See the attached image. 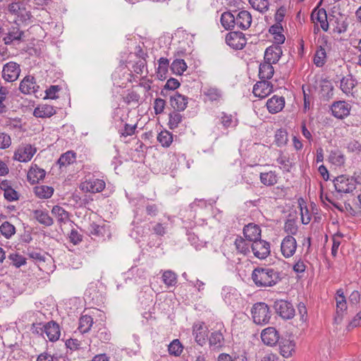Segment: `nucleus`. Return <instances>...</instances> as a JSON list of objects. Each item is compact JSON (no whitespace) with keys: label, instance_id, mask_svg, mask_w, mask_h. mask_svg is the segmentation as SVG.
Segmentation results:
<instances>
[{"label":"nucleus","instance_id":"nucleus-1","mask_svg":"<svg viewBox=\"0 0 361 361\" xmlns=\"http://www.w3.org/2000/svg\"><path fill=\"white\" fill-rule=\"evenodd\" d=\"M252 281L259 288L272 287L279 281V273L269 267H257L252 273Z\"/></svg>","mask_w":361,"mask_h":361},{"label":"nucleus","instance_id":"nucleus-2","mask_svg":"<svg viewBox=\"0 0 361 361\" xmlns=\"http://www.w3.org/2000/svg\"><path fill=\"white\" fill-rule=\"evenodd\" d=\"M333 182L338 193H351L355 190L357 184H361V173H355L353 176L340 175L336 177Z\"/></svg>","mask_w":361,"mask_h":361},{"label":"nucleus","instance_id":"nucleus-3","mask_svg":"<svg viewBox=\"0 0 361 361\" xmlns=\"http://www.w3.org/2000/svg\"><path fill=\"white\" fill-rule=\"evenodd\" d=\"M251 313L253 322L258 325L267 324L271 318L269 307L264 302L255 304L252 308Z\"/></svg>","mask_w":361,"mask_h":361},{"label":"nucleus","instance_id":"nucleus-4","mask_svg":"<svg viewBox=\"0 0 361 361\" xmlns=\"http://www.w3.org/2000/svg\"><path fill=\"white\" fill-rule=\"evenodd\" d=\"M33 333L39 334L44 333L51 342L58 341L61 335L59 325L53 321L47 322L43 326H34Z\"/></svg>","mask_w":361,"mask_h":361},{"label":"nucleus","instance_id":"nucleus-5","mask_svg":"<svg viewBox=\"0 0 361 361\" xmlns=\"http://www.w3.org/2000/svg\"><path fill=\"white\" fill-rule=\"evenodd\" d=\"M276 312L284 319H292L295 315V309L291 303L284 300L274 302Z\"/></svg>","mask_w":361,"mask_h":361},{"label":"nucleus","instance_id":"nucleus-6","mask_svg":"<svg viewBox=\"0 0 361 361\" xmlns=\"http://www.w3.org/2000/svg\"><path fill=\"white\" fill-rule=\"evenodd\" d=\"M20 73V66L13 61L6 63L2 69V78L8 82L16 81L18 78Z\"/></svg>","mask_w":361,"mask_h":361},{"label":"nucleus","instance_id":"nucleus-7","mask_svg":"<svg viewBox=\"0 0 361 361\" xmlns=\"http://www.w3.org/2000/svg\"><path fill=\"white\" fill-rule=\"evenodd\" d=\"M252 252L259 259L267 258L270 255V245L268 242L259 239L251 244Z\"/></svg>","mask_w":361,"mask_h":361},{"label":"nucleus","instance_id":"nucleus-8","mask_svg":"<svg viewBox=\"0 0 361 361\" xmlns=\"http://www.w3.org/2000/svg\"><path fill=\"white\" fill-rule=\"evenodd\" d=\"M37 149L30 144L20 146L14 153V159L20 162H27L31 160Z\"/></svg>","mask_w":361,"mask_h":361},{"label":"nucleus","instance_id":"nucleus-9","mask_svg":"<svg viewBox=\"0 0 361 361\" xmlns=\"http://www.w3.org/2000/svg\"><path fill=\"white\" fill-rule=\"evenodd\" d=\"M8 9L9 13L16 16L18 20L22 22L27 21L31 17L30 12L26 10L23 2L11 3L8 5Z\"/></svg>","mask_w":361,"mask_h":361},{"label":"nucleus","instance_id":"nucleus-10","mask_svg":"<svg viewBox=\"0 0 361 361\" xmlns=\"http://www.w3.org/2000/svg\"><path fill=\"white\" fill-rule=\"evenodd\" d=\"M226 42L234 49H242L246 44V39L243 32H231L226 35Z\"/></svg>","mask_w":361,"mask_h":361},{"label":"nucleus","instance_id":"nucleus-11","mask_svg":"<svg viewBox=\"0 0 361 361\" xmlns=\"http://www.w3.org/2000/svg\"><path fill=\"white\" fill-rule=\"evenodd\" d=\"M297 242L292 235L286 236L281 243V252L286 258H289L295 253Z\"/></svg>","mask_w":361,"mask_h":361},{"label":"nucleus","instance_id":"nucleus-12","mask_svg":"<svg viewBox=\"0 0 361 361\" xmlns=\"http://www.w3.org/2000/svg\"><path fill=\"white\" fill-rule=\"evenodd\" d=\"M261 338L264 344L274 346L279 341L280 334L276 328L269 326L262 330Z\"/></svg>","mask_w":361,"mask_h":361},{"label":"nucleus","instance_id":"nucleus-13","mask_svg":"<svg viewBox=\"0 0 361 361\" xmlns=\"http://www.w3.org/2000/svg\"><path fill=\"white\" fill-rule=\"evenodd\" d=\"M221 296L226 304L235 307L238 304L240 294L235 288L225 286L222 288Z\"/></svg>","mask_w":361,"mask_h":361},{"label":"nucleus","instance_id":"nucleus-14","mask_svg":"<svg viewBox=\"0 0 361 361\" xmlns=\"http://www.w3.org/2000/svg\"><path fill=\"white\" fill-rule=\"evenodd\" d=\"M351 106L345 101L333 103L331 107L332 114L337 118L342 119L350 114Z\"/></svg>","mask_w":361,"mask_h":361},{"label":"nucleus","instance_id":"nucleus-15","mask_svg":"<svg viewBox=\"0 0 361 361\" xmlns=\"http://www.w3.org/2000/svg\"><path fill=\"white\" fill-rule=\"evenodd\" d=\"M192 334L196 342L199 345H203L208 336V328L203 322H196L192 326Z\"/></svg>","mask_w":361,"mask_h":361},{"label":"nucleus","instance_id":"nucleus-16","mask_svg":"<svg viewBox=\"0 0 361 361\" xmlns=\"http://www.w3.org/2000/svg\"><path fill=\"white\" fill-rule=\"evenodd\" d=\"M273 91V86L267 80H262L257 82L253 87L252 92L255 97L264 98Z\"/></svg>","mask_w":361,"mask_h":361},{"label":"nucleus","instance_id":"nucleus-17","mask_svg":"<svg viewBox=\"0 0 361 361\" xmlns=\"http://www.w3.org/2000/svg\"><path fill=\"white\" fill-rule=\"evenodd\" d=\"M335 299L336 303V320L338 319L341 320L347 310V302L343 289L340 288L336 291Z\"/></svg>","mask_w":361,"mask_h":361},{"label":"nucleus","instance_id":"nucleus-18","mask_svg":"<svg viewBox=\"0 0 361 361\" xmlns=\"http://www.w3.org/2000/svg\"><path fill=\"white\" fill-rule=\"evenodd\" d=\"M356 85V80L353 77L352 75L349 74L345 76H343L340 80L339 87L341 90V91L347 96H353L354 93L353 90Z\"/></svg>","mask_w":361,"mask_h":361},{"label":"nucleus","instance_id":"nucleus-19","mask_svg":"<svg viewBox=\"0 0 361 361\" xmlns=\"http://www.w3.org/2000/svg\"><path fill=\"white\" fill-rule=\"evenodd\" d=\"M282 54V49L279 45H271L265 50L264 61L275 64L279 61Z\"/></svg>","mask_w":361,"mask_h":361},{"label":"nucleus","instance_id":"nucleus-20","mask_svg":"<svg viewBox=\"0 0 361 361\" xmlns=\"http://www.w3.org/2000/svg\"><path fill=\"white\" fill-rule=\"evenodd\" d=\"M38 88L35 78L30 75L25 77L19 86L20 92L25 94H34L37 92Z\"/></svg>","mask_w":361,"mask_h":361},{"label":"nucleus","instance_id":"nucleus-21","mask_svg":"<svg viewBox=\"0 0 361 361\" xmlns=\"http://www.w3.org/2000/svg\"><path fill=\"white\" fill-rule=\"evenodd\" d=\"M235 25L241 30L248 29L252 23V16L247 11H240L235 16Z\"/></svg>","mask_w":361,"mask_h":361},{"label":"nucleus","instance_id":"nucleus-22","mask_svg":"<svg viewBox=\"0 0 361 361\" xmlns=\"http://www.w3.org/2000/svg\"><path fill=\"white\" fill-rule=\"evenodd\" d=\"M188 97L178 92L170 97V104L177 111H184L188 105Z\"/></svg>","mask_w":361,"mask_h":361},{"label":"nucleus","instance_id":"nucleus-23","mask_svg":"<svg viewBox=\"0 0 361 361\" xmlns=\"http://www.w3.org/2000/svg\"><path fill=\"white\" fill-rule=\"evenodd\" d=\"M243 234L245 238L252 243L261 239V229L255 224H249L243 228Z\"/></svg>","mask_w":361,"mask_h":361},{"label":"nucleus","instance_id":"nucleus-24","mask_svg":"<svg viewBox=\"0 0 361 361\" xmlns=\"http://www.w3.org/2000/svg\"><path fill=\"white\" fill-rule=\"evenodd\" d=\"M285 106V99L283 97L273 96L267 102V107L271 114L280 112Z\"/></svg>","mask_w":361,"mask_h":361},{"label":"nucleus","instance_id":"nucleus-25","mask_svg":"<svg viewBox=\"0 0 361 361\" xmlns=\"http://www.w3.org/2000/svg\"><path fill=\"white\" fill-rule=\"evenodd\" d=\"M223 331H224V328H221L219 330L214 331L211 334L209 338V342L210 348L213 350H219L224 345L225 341L223 335Z\"/></svg>","mask_w":361,"mask_h":361},{"label":"nucleus","instance_id":"nucleus-26","mask_svg":"<svg viewBox=\"0 0 361 361\" xmlns=\"http://www.w3.org/2000/svg\"><path fill=\"white\" fill-rule=\"evenodd\" d=\"M220 123L226 129L234 128L238 124V119L235 115L227 114L226 112H221L219 116Z\"/></svg>","mask_w":361,"mask_h":361},{"label":"nucleus","instance_id":"nucleus-27","mask_svg":"<svg viewBox=\"0 0 361 361\" xmlns=\"http://www.w3.org/2000/svg\"><path fill=\"white\" fill-rule=\"evenodd\" d=\"M280 353L286 358L290 357L295 350V343L290 339H283L279 343Z\"/></svg>","mask_w":361,"mask_h":361},{"label":"nucleus","instance_id":"nucleus-28","mask_svg":"<svg viewBox=\"0 0 361 361\" xmlns=\"http://www.w3.org/2000/svg\"><path fill=\"white\" fill-rule=\"evenodd\" d=\"M46 175L44 169L39 168L37 165L32 166L27 172V180L31 184H35L42 180Z\"/></svg>","mask_w":361,"mask_h":361},{"label":"nucleus","instance_id":"nucleus-29","mask_svg":"<svg viewBox=\"0 0 361 361\" xmlns=\"http://www.w3.org/2000/svg\"><path fill=\"white\" fill-rule=\"evenodd\" d=\"M32 215L39 224L46 226H51L54 224L53 219L45 209H35L32 211Z\"/></svg>","mask_w":361,"mask_h":361},{"label":"nucleus","instance_id":"nucleus-30","mask_svg":"<svg viewBox=\"0 0 361 361\" xmlns=\"http://www.w3.org/2000/svg\"><path fill=\"white\" fill-rule=\"evenodd\" d=\"M56 114L54 106L49 104H40L34 110V116L37 118H49Z\"/></svg>","mask_w":361,"mask_h":361},{"label":"nucleus","instance_id":"nucleus-31","mask_svg":"<svg viewBox=\"0 0 361 361\" xmlns=\"http://www.w3.org/2000/svg\"><path fill=\"white\" fill-rule=\"evenodd\" d=\"M236 250L238 252L247 255L250 252V247H251L252 242L249 241L247 238L244 239L241 236H238L234 242Z\"/></svg>","mask_w":361,"mask_h":361},{"label":"nucleus","instance_id":"nucleus-32","mask_svg":"<svg viewBox=\"0 0 361 361\" xmlns=\"http://www.w3.org/2000/svg\"><path fill=\"white\" fill-rule=\"evenodd\" d=\"M129 76L130 73H126L123 68H119L112 74L114 84L118 87H123L130 80Z\"/></svg>","mask_w":361,"mask_h":361},{"label":"nucleus","instance_id":"nucleus-33","mask_svg":"<svg viewBox=\"0 0 361 361\" xmlns=\"http://www.w3.org/2000/svg\"><path fill=\"white\" fill-rule=\"evenodd\" d=\"M51 214L60 224H66L70 221L69 213L59 205L53 207Z\"/></svg>","mask_w":361,"mask_h":361},{"label":"nucleus","instance_id":"nucleus-34","mask_svg":"<svg viewBox=\"0 0 361 361\" xmlns=\"http://www.w3.org/2000/svg\"><path fill=\"white\" fill-rule=\"evenodd\" d=\"M272 63L264 61L259 67V77L261 80H269L272 78L274 69Z\"/></svg>","mask_w":361,"mask_h":361},{"label":"nucleus","instance_id":"nucleus-35","mask_svg":"<svg viewBox=\"0 0 361 361\" xmlns=\"http://www.w3.org/2000/svg\"><path fill=\"white\" fill-rule=\"evenodd\" d=\"M76 160V154L72 150L67 151L66 152L62 154L57 164L59 165L60 169L63 167H67L68 166L73 164Z\"/></svg>","mask_w":361,"mask_h":361},{"label":"nucleus","instance_id":"nucleus-36","mask_svg":"<svg viewBox=\"0 0 361 361\" xmlns=\"http://www.w3.org/2000/svg\"><path fill=\"white\" fill-rule=\"evenodd\" d=\"M260 182L266 186H272L277 183L278 176L275 171L262 172L259 174Z\"/></svg>","mask_w":361,"mask_h":361},{"label":"nucleus","instance_id":"nucleus-37","mask_svg":"<svg viewBox=\"0 0 361 361\" xmlns=\"http://www.w3.org/2000/svg\"><path fill=\"white\" fill-rule=\"evenodd\" d=\"M220 21L221 25L227 30L234 28L236 25L235 16L229 11L221 14Z\"/></svg>","mask_w":361,"mask_h":361},{"label":"nucleus","instance_id":"nucleus-38","mask_svg":"<svg viewBox=\"0 0 361 361\" xmlns=\"http://www.w3.org/2000/svg\"><path fill=\"white\" fill-rule=\"evenodd\" d=\"M329 161L336 166H343L345 162V155L340 150H332L329 157Z\"/></svg>","mask_w":361,"mask_h":361},{"label":"nucleus","instance_id":"nucleus-39","mask_svg":"<svg viewBox=\"0 0 361 361\" xmlns=\"http://www.w3.org/2000/svg\"><path fill=\"white\" fill-rule=\"evenodd\" d=\"M35 194L41 199H48L54 193V188L48 185H38L34 188Z\"/></svg>","mask_w":361,"mask_h":361},{"label":"nucleus","instance_id":"nucleus-40","mask_svg":"<svg viewBox=\"0 0 361 361\" xmlns=\"http://www.w3.org/2000/svg\"><path fill=\"white\" fill-rule=\"evenodd\" d=\"M23 35V32L20 31L18 27H13L3 38V40L6 44H11L15 41H20Z\"/></svg>","mask_w":361,"mask_h":361},{"label":"nucleus","instance_id":"nucleus-41","mask_svg":"<svg viewBox=\"0 0 361 361\" xmlns=\"http://www.w3.org/2000/svg\"><path fill=\"white\" fill-rule=\"evenodd\" d=\"M169 66V61L166 58H160L158 61V67L157 71V75L159 79L164 80L166 78L168 68Z\"/></svg>","mask_w":361,"mask_h":361},{"label":"nucleus","instance_id":"nucleus-42","mask_svg":"<svg viewBox=\"0 0 361 361\" xmlns=\"http://www.w3.org/2000/svg\"><path fill=\"white\" fill-rule=\"evenodd\" d=\"M94 336L98 338L102 342H106L110 340L111 334L104 324H99L94 327Z\"/></svg>","mask_w":361,"mask_h":361},{"label":"nucleus","instance_id":"nucleus-43","mask_svg":"<svg viewBox=\"0 0 361 361\" xmlns=\"http://www.w3.org/2000/svg\"><path fill=\"white\" fill-rule=\"evenodd\" d=\"M204 95L212 102L220 100L222 97L221 91L215 87H205L204 90Z\"/></svg>","mask_w":361,"mask_h":361},{"label":"nucleus","instance_id":"nucleus-44","mask_svg":"<svg viewBox=\"0 0 361 361\" xmlns=\"http://www.w3.org/2000/svg\"><path fill=\"white\" fill-rule=\"evenodd\" d=\"M171 69L173 73L182 75L187 69V64L183 59H176L172 62Z\"/></svg>","mask_w":361,"mask_h":361},{"label":"nucleus","instance_id":"nucleus-45","mask_svg":"<svg viewBox=\"0 0 361 361\" xmlns=\"http://www.w3.org/2000/svg\"><path fill=\"white\" fill-rule=\"evenodd\" d=\"M326 50L322 46L316 51L314 57V63L317 67H322L326 62Z\"/></svg>","mask_w":361,"mask_h":361},{"label":"nucleus","instance_id":"nucleus-46","mask_svg":"<svg viewBox=\"0 0 361 361\" xmlns=\"http://www.w3.org/2000/svg\"><path fill=\"white\" fill-rule=\"evenodd\" d=\"M315 18L317 22L319 23L322 29L324 31H327L330 23L329 20H328L327 19L326 11L324 9L319 10Z\"/></svg>","mask_w":361,"mask_h":361},{"label":"nucleus","instance_id":"nucleus-47","mask_svg":"<svg viewBox=\"0 0 361 361\" xmlns=\"http://www.w3.org/2000/svg\"><path fill=\"white\" fill-rule=\"evenodd\" d=\"M0 231L6 238L8 239L15 234L16 228L8 221H5L1 225Z\"/></svg>","mask_w":361,"mask_h":361},{"label":"nucleus","instance_id":"nucleus-48","mask_svg":"<svg viewBox=\"0 0 361 361\" xmlns=\"http://www.w3.org/2000/svg\"><path fill=\"white\" fill-rule=\"evenodd\" d=\"M183 347L179 340L174 339L168 346L170 355L179 356L183 352Z\"/></svg>","mask_w":361,"mask_h":361},{"label":"nucleus","instance_id":"nucleus-49","mask_svg":"<svg viewBox=\"0 0 361 361\" xmlns=\"http://www.w3.org/2000/svg\"><path fill=\"white\" fill-rule=\"evenodd\" d=\"M252 7L260 13L266 12L269 8L268 0H249Z\"/></svg>","mask_w":361,"mask_h":361},{"label":"nucleus","instance_id":"nucleus-50","mask_svg":"<svg viewBox=\"0 0 361 361\" xmlns=\"http://www.w3.org/2000/svg\"><path fill=\"white\" fill-rule=\"evenodd\" d=\"M162 280L167 286H173L177 282V276L174 272L167 270L163 273Z\"/></svg>","mask_w":361,"mask_h":361},{"label":"nucleus","instance_id":"nucleus-51","mask_svg":"<svg viewBox=\"0 0 361 361\" xmlns=\"http://www.w3.org/2000/svg\"><path fill=\"white\" fill-rule=\"evenodd\" d=\"M329 26L333 27V30L337 33H342L346 30L347 25L343 22H339L338 18H335L334 17L329 18Z\"/></svg>","mask_w":361,"mask_h":361},{"label":"nucleus","instance_id":"nucleus-52","mask_svg":"<svg viewBox=\"0 0 361 361\" xmlns=\"http://www.w3.org/2000/svg\"><path fill=\"white\" fill-rule=\"evenodd\" d=\"M78 331L81 334L87 333L90 330V317L85 314L80 318Z\"/></svg>","mask_w":361,"mask_h":361},{"label":"nucleus","instance_id":"nucleus-53","mask_svg":"<svg viewBox=\"0 0 361 361\" xmlns=\"http://www.w3.org/2000/svg\"><path fill=\"white\" fill-rule=\"evenodd\" d=\"M275 142L277 146L283 147L288 142V133L285 130L279 129L275 134Z\"/></svg>","mask_w":361,"mask_h":361},{"label":"nucleus","instance_id":"nucleus-54","mask_svg":"<svg viewBox=\"0 0 361 361\" xmlns=\"http://www.w3.org/2000/svg\"><path fill=\"white\" fill-rule=\"evenodd\" d=\"M157 140L163 147H169L172 142L173 137L169 131H161L157 136Z\"/></svg>","mask_w":361,"mask_h":361},{"label":"nucleus","instance_id":"nucleus-55","mask_svg":"<svg viewBox=\"0 0 361 361\" xmlns=\"http://www.w3.org/2000/svg\"><path fill=\"white\" fill-rule=\"evenodd\" d=\"M181 121L182 116L177 111L169 114V124L171 129L177 128Z\"/></svg>","mask_w":361,"mask_h":361},{"label":"nucleus","instance_id":"nucleus-56","mask_svg":"<svg viewBox=\"0 0 361 361\" xmlns=\"http://www.w3.org/2000/svg\"><path fill=\"white\" fill-rule=\"evenodd\" d=\"M140 95L134 90H129L128 93L123 97V100L128 104H135L139 102Z\"/></svg>","mask_w":361,"mask_h":361},{"label":"nucleus","instance_id":"nucleus-57","mask_svg":"<svg viewBox=\"0 0 361 361\" xmlns=\"http://www.w3.org/2000/svg\"><path fill=\"white\" fill-rule=\"evenodd\" d=\"M284 231L290 234L289 235H295L298 232V226L293 219H288L284 225Z\"/></svg>","mask_w":361,"mask_h":361},{"label":"nucleus","instance_id":"nucleus-58","mask_svg":"<svg viewBox=\"0 0 361 361\" xmlns=\"http://www.w3.org/2000/svg\"><path fill=\"white\" fill-rule=\"evenodd\" d=\"M106 186V183L103 179H92V193L102 192Z\"/></svg>","mask_w":361,"mask_h":361},{"label":"nucleus","instance_id":"nucleus-59","mask_svg":"<svg viewBox=\"0 0 361 361\" xmlns=\"http://www.w3.org/2000/svg\"><path fill=\"white\" fill-rule=\"evenodd\" d=\"M8 258L10 260H11L13 264L16 267H20L26 263L25 258L18 253L11 254L8 256Z\"/></svg>","mask_w":361,"mask_h":361},{"label":"nucleus","instance_id":"nucleus-60","mask_svg":"<svg viewBox=\"0 0 361 361\" xmlns=\"http://www.w3.org/2000/svg\"><path fill=\"white\" fill-rule=\"evenodd\" d=\"M256 178L257 173L252 171V167H250L244 171L243 180L247 184L250 185Z\"/></svg>","mask_w":361,"mask_h":361},{"label":"nucleus","instance_id":"nucleus-61","mask_svg":"<svg viewBox=\"0 0 361 361\" xmlns=\"http://www.w3.org/2000/svg\"><path fill=\"white\" fill-rule=\"evenodd\" d=\"M145 65V59L144 58H138L133 66V70L135 73L141 75L143 73Z\"/></svg>","mask_w":361,"mask_h":361},{"label":"nucleus","instance_id":"nucleus-62","mask_svg":"<svg viewBox=\"0 0 361 361\" xmlns=\"http://www.w3.org/2000/svg\"><path fill=\"white\" fill-rule=\"evenodd\" d=\"M346 148L350 152L359 153L361 152V144L357 140H352L347 143Z\"/></svg>","mask_w":361,"mask_h":361},{"label":"nucleus","instance_id":"nucleus-63","mask_svg":"<svg viewBox=\"0 0 361 361\" xmlns=\"http://www.w3.org/2000/svg\"><path fill=\"white\" fill-rule=\"evenodd\" d=\"M5 199L9 202L18 200V193L12 188H7L4 192Z\"/></svg>","mask_w":361,"mask_h":361},{"label":"nucleus","instance_id":"nucleus-64","mask_svg":"<svg viewBox=\"0 0 361 361\" xmlns=\"http://www.w3.org/2000/svg\"><path fill=\"white\" fill-rule=\"evenodd\" d=\"M361 326V310L357 312L353 319L350 321L348 329L350 330V329L356 328L357 326Z\"/></svg>","mask_w":361,"mask_h":361}]
</instances>
